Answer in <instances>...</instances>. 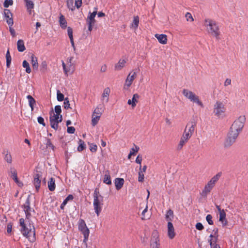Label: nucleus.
I'll use <instances>...</instances> for the list:
<instances>
[{
  "label": "nucleus",
  "mask_w": 248,
  "mask_h": 248,
  "mask_svg": "<svg viewBox=\"0 0 248 248\" xmlns=\"http://www.w3.org/2000/svg\"><path fill=\"white\" fill-rule=\"evenodd\" d=\"M54 113H55V114L56 115H57V116H61L62 115L61 114V112H62V109H61V107L60 106H56L55 107V109H54Z\"/></svg>",
  "instance_id": "44"
},
{
  "label": "nucleus",
  "mask_w": 248,
  "mask_h": 248,
  "mask_svg": "<svg viewBox=\"0 0 248 248\" xmlns=\"http://www.w3.org/2000/svg\"><path fill=\"white\" fill-rule=\"evenodd\" d=\"M37 121L38 123H39L41 124H42L44 126L46 125L45 123H44V119L42 117H38L37 118Z\"/></svg>",
  "instance_id": "56"
},
{
  "label": "nucleus",
  "mask_w": 248,
  "mask_h": 248,
  "mask_svg": "<svg viewBox=\"0 0 248 248\" xmlns=\"http://www.w3.org/2000/svg\"><path fill=\"white\" fill-rule=\"evenodd\" d=\"M97 145L93 144H91L90 145V150L92 152H95L97 150Z\"/></svg>",
  "instance_id": "51"
},
{
  "label": "nucleus",
  "mask_w": 248,
  "mask_h": 248,
  "mask_svg": "<svg viewBox=\"0 0 248 248\" xmlns=\"http://www.w3.org/2000/svg\"><path fill=\"white\" fill-rule=\"evenodd\" d=\"M67 131L68 133L73 134L75 131V128L73 126H68Z\"/></svg>",
  "instance_id": "57"
},
{
  "label": "nucleus",
  "mask_w": 248,
  "mask_h": 248,
  "mask_svg": "<svg viewBox=\"0 0 248 248\" xmlns=\"http://www.w3.org/2000/svg\"><path fill=\"white\" fill-rule=\"evenodd\" d=\"M110 93V89L108 87L106 88L104 91L102 95V98L103 100H106V102L108 101V96Z\"/></svg>",
  "instance_id": "25"
},
{
  "label": "nucleus",
  "mask_w": 248,
  "mask_h": 248,
  "mask_svg": "<svg viewBox=\"0 0 248 248\" xmlns=\"http://www.w3.org/2000/svg\"><path fill=\"white\" fill-rule=\"evenodd\" d=\"M82 4V0H75V5L78 8H79Z\"/></svg>",
  "instance_id": "61"
},
{
  "label": "nucleus",
  "mask_w": 248,
  "mask_h": 248,
  "mask_svg": "<svg viewBox=\"0 0 248 248\" xmlns=\"http://www.w3.org/2000/svg\"><path fill=\"white\" fill-rule=\"evenodd\" d=\"M62 115H56L53 110L50 112L49 117L50 125L55 130L59 129V123L62 122Z\"/></svg>",
  "instance_id": "7"
},
{
  "label": "nucleus",
  "mask_w": 248,
  "mask_h": 248,
  "mask_svg": "<svg viewBox=\"0 0 248 248\" xmlns=\"http://www.w3.org/2000/svg\"><path fill=\"white\" fill-rule=\"evenodd\" d=\"M185 17L187 21H190V22H192L194 20L191 14L188 12L186 13Z\"/></svg>",
  "instance_id": "49"
},
{
  "label": "nucleus",
  "mask_w": 248,
  "mask_h": 248,
  "mask_svg": "<svg viewBox=\"0 0 248 248\" xmlns=\"http://www.w3.org/2000/svg\"><path fill=\"white\" fill-rule=\"evenodd\" d=\"M126 61L124 59H121L115 65V70L119 71L122 69L125 65Z\"/></svg>",
  "instance_id": "22"
},
{
  "label": "nucleus",
  "mask_w": 248,
  "mask_h": 248,
  "mask_svg": "<svg viewBox=\"0 0 248 248\" xmlns=\"http://www.w3.org/2000/svg\"><path fill=\"white\" fill-rule=\"evenodd\" d=\"M140 98V95L138 93H135L133 95L132 101L133 102V105L136 106L137 103L138 102V100Z\"/></svg>",
  "instance_id": "43"
},
{
  "label": "nucleus",
  "mask_w": 248,
  "mask_h": 248,
  "mask_svg": "<svg viewBox=\"0 0 248 248\" xmlns=\"http://www.w3.org/2000/svg\"><path fill=\"white\" fill-rule=\"evenodd\" d=\"M4 155V160L9 164L12 162V158L11 154L8 151L4 152L3 153Z\"/></svg>",
  "instance_id": "32"
},
{
  "label": "nucleus",
  "mask_w": 248,
  "mask_h": 248,
  "mask_svg": "<svg viewBox=\"0 0 248 248\" xmlns=\"http://www.w3.org/2000/svg\"><path fill=\"white\" fill-rule=\"evenodd\" d=\"M60 24L61 27L63 29H65L67 26V22L62 15L60 17Z\"/></svg>",
  "instance_id": "37"
},
{
  "label": "nucleus",
  "mask_w": 248,
  "mask_h": 248,
  "mask_svg": "<svg viewBox=\"0 0 248 248\" xmlns=\"http://www.w3.org/2000/svg\"><path fill=\"white\" fill-rule=\"evenodd\" d=\"M93 114H94L97 115L101 116L102 114V112H101L100 110L99 109V108H96L94 109Z\"/></svg>",
  "instance_id": "60"
},
{
  "label": "nucleus",
  "mask_w": 248,
  "mask_h": 248,
  "mask_svg": "<svg viewBox=\"0 0 248 248\" xmlns=\"http://www.w3.org/2000/svg\"><path fill=\"white\" fill-rule=\"evenodd\" d=\"M41 175L39 173H36L34 176L33 184L36 190H38L40 187Z\"/></svg>",
  "instance_id": "20"
},
{
  "label": "nucleus",
  "mask_w": 248,
  "mask_h": 248,
  "mask_svg": "<svg viewBox=\"0 0 248 248\" xmlns=\"http://www.w3.org/2000/svg\"><path fill=\"white\" fill-rule=\"evenodd\" d=\"M67 32H68V36L69 37L70 39H72V38H73V30L72 29V28H71L70 27H68L67 28Z\"/></svg>",
  "instance_id": "53"
},
{
  "label": "nucleus",
  "mask_w": 248,
  "mask_h": 248,
  "mask_svg": "<svg viewBox=\"0 0 248 248\" xmlns=\"http://www.w3.org/2000/svg\"><path fill=\"white\" fill-rule=\"evenodd\" d=\"M17 49L19 52L24 51L26 48L24 46V41L22 40H19L17 43Z\"/></svg>",
  "instance_id": "30"
},
{
  "label": "nucleus",
  "mask_w": 248,
  "mask_h": 248,
  "mask_svg": "<svg viewBox=\"0 0 248 248\" xmlns=\"http://www.w3.org/2000/svg\"><path fill=\"white\" fill-rule=\"evenodd\" d=\"M206 31L210 35L214 36L217 39L219 38L220 31L219 26L217 22L213 19H205L203 23Z\"/></svg>",
  "instance_id": "2"
},
{
  "label": "nucleus",
  "mask_w": 248,
  "mask_h": 248,
  "mask_svg": "<svg viewBox=\"0 0 248 248\" xmlns=\"http://www.w3.org/2000/svg\"><path fill=\"white\" fill-rule=\"evenodd\" d=\"M245 122V116H240L232 124L230 131L239 135L244 126Z\"/></svg>",
  "instance_id": "4"
},
{
  "label": "nucleus",
  "mask_w": 248,
  "mask_h": 248,
  "mask_svg": "<svg viewBox=\"0 0 248 248\" xmlns=\"http://www.w3.org/2000/svg\"><path fill=\"white\" fill-rule=\"evenodd\" d=\"M139 17L138 16H134L130 27L134 29L135 30L137 29L139 26Z\"/></svg>",
  "instance_id": "28"
},
{
  "label": "nucleus",
  "mask_w": 248,
  "mask_h": 248,
  "mask_svg": "<svg viewBox=\"0 0 248 248\" xmlns=\"http://www.w3.org/2000/svg\"><path fill=\"white\" fill-rule=\"evenodd\" d=\"M190 136L183 133V134L180 138L179 142L177 146V150H181L184 146L188 141L191 138Z\"/></svg>",
  "instance_id": "14"
},
{
  "label": "nucleus",
  "mask_w": 248,
  "mask_h": 248,
  "mask_svg": "<svg viewBox=\"0 0 248 248\" xmlns=\"http://www.w3.org/2000/svg\"><path fill=\"white\" fill-rule=\"evenodd\" d=\"M232 83V80L230 78H227L225 79L224 82V86L227 87L230 85Z\"/></svg>",
  "instance_id": "55"
},
{
  "label": "nucleus",
  "mask_w": 248,
  "mask_h": 248,
  "mask_svg": "<svg viewBox=\"0 0 248 248\" xmlns=\"http://www.w3.org/2000/svg\"><path fill=\"white\" fill-rule=\"evenodd\" d=\"M22 65H23V67L24 68H26V72L27 73H28V74L31 73V68L30 67L29 63V62L27 61L24 60L23 62Z\"/></svg>",
  "instance_id": "38"
},
{
  "label": "nucleus",
  "mask_w": 248,
  "mask_h": 248,
  "mask_svg": "<svg viewBox=\"0 0 248 248\" xmlns=\"http://www.w3.org/2000/svg\"><path fill=\"white\" fill-rule=\"evenodd\" d=\"M196 125L197 122L196 120L194 119H191L186 124L183 133L191 137L194 132Z\"/></svg>",
  "instance_id": "8"
},
{
  "label": "nucleus",
  "mask_w": 248,
  "mask_h": 248,
  "mask_svg": "<svg viewBox=\"0 0 248 248\" xmlns=\"http://www.w3.org/2000/svg\"><path fill=\"white\" fill-rule=\"evenodd\" d=\"M182 94L186 99H188L193 103H195L201 108H203L204 107L203 104L201 100L200 97L192 91L188 89H184L182 91Z\"/></svg>",
  "instance_id": "5"
},
{
  "label": "nucleus",
  "mask_w": 248,
  "mask_h": 248,
  "mask_svg": "<svg viewBox=\"0 0 248 248\" xmlns=\"http://www.w3.org/2000/svg\"><path fill=\"white\" fill-rule=\"evenodd\" d=\"M155 36L156 38L158 40V42L163 45H165L167 43V36L165 34H155Z\"/></svg>",
  "instance_id": "19"
},
{
  "label": "nucleus",
  "mask_w": 248,
  "mask_h": 248,
  "mask_svg": "<svg viewBox=\"0 0 248 248\" xmlns=\"http://www.w3.org/2000/svg\"><path fill=\"white\" fill-rule=\"evenodd\" d=\"M100 197V199H97V198H96L95 200H93V202L94 209L97 216H99L100 213H101L102 206L103 205V197L102 196Z\"/></svg>",
  "instance_id": "13"
},
{
  "label": "nucleus",
  "mask_w": 248,
  "mask_h": 248,
  "mask_svg": "<svg viewBox=\"0 0 248 248\" xmlns=\"http://www.w3.org/2000/svg\"><path fill=\"white\" fill-rule=\"evenodd\" d=\"M206 219L209 224H213L214 223L213 221L212 220V216L211 215H208L206 217Z\"/></svg>",
  "instance_id": "50"
},
{
  "label": "nucleus",
  "mask_w": 248,
  "mask_h": 248,
  "mask_svg": "<svg viewBox=\"0 0 248 248\" xmlns=\"http://www.w3.org/2000/svg\"><path fill=\"white\" fill-rule=\"evenodd\" d=\"M218 229H215L212 234L210 235L208 242L210 243L211 248H220V246L217 244L218 240Z\"/></svg>",
  "instance_id": "9"
},
{
  "label": "nucleus",
  "mask_w": 248,
  "mask_h": 248,
  "mask_svg": "<svg viewBox=\"0 0 248 248\" xmlns=\"http://www.w3.org/2000/svg\"><path fill=\"white\" fill-rule=\"evenodd\" d=\"M25 1L26 2V7L28 10H30L31 11V9L33 8V3L30 0H25Z\"/></svg>",
  "instance_id": "41"
},
{
  "label": "nucleus",
  "mask_w": 248,
  "mask_h": 248,
  "mask_svg": "<svg viewBox=\"0 0 248 248\" xmlns=\"http://www.w3.org/2000/svg\"><path fill=\"white\" fill-rule=\"evenodd\" d=\"M101 116L97 115L94 114L92 115V124L93 126H95L98 122Z\"/></svg>",
  "instance_id": "33"
},
{
  "label": "nucleus",
  "mask_w": 248,
  "mask_h": 248,
  "mask_svg": "<svg viewBox=\"0 0 248 248\" xmlns=\"http://www.w3.org/2000/svg\"><path fill=\"white\" fill-rule=\"evenodd\" d=\"M80 231L84 235V242L87 241L90 233L89 229L88 228H86L85 229L81 230Z\"/></svg>",
  "instance_id": "35"
},
{
  "label": "nucleus",
  "mask_w": 248,
  "mask_h": 248,
  "mask_svg": "<svg viewBox=\"0 0 248 248\" xmlns=\"http://www.w3.org/2000/svg\"><path fill=\"white\" fill-rule=\"evenodd\" d=\"M31 63L32 64V68L34 69L37 70L38 67V63L37 58L34 56L33 54H31Z\"/></svg>",
  "instance_id": "27"
},
{
  "label": "nucleus",
  "mask_w": 248,
  "mask_h": 248,
  "mask_svg": "<svg viewBox=\"0 0 248 248\" xmlns=\"http://www.w3.org/2000/svg\"><path fill=\"white\" fill-rule=\"evenodd\" d=\"M6 65L8 67H9L10 65L11 62V57H6Z\"/></svg>",
  "instance_id": "64"
},
{
  "label": "nucleus",
  "mask_w": 248,
  "mask_h": 248,
  "mask_svg": "<svg viewBox=\"0 0 248 248\" xmlns=\"http://www.w3.org/2000/svg\"><path fill=\"white\" fill-rule=\"evenodd\" d=\"M30 205V201L28 199L23 205L24 211L26 214V218L25 219L22 218H20L19 223L21 227V232L22 234L28 238L30 242H34L35 240V228L30 222L31 210Z\"/></svg>",
  "instance_id": "1"
},
{
  "label": "nucleus",
  "mask_w": 248,
  "mask_h": 248,
  "mask_svg": "<svg viewBox=\"0 0 248 248\" xmlns=\"http://www.w3.org/2000/svg\"><path fill=\"white\" fill-rule=\"evenodd\" d=\"M238 135L229 131L224 142V146L225 148L230 147L236 141Z\"/></svg>",
  "instance_id": "10"
},
{
  "label": "nucleus",
  "mask_w": 248,
  "mask_h": 248,
  "mask_svg": "<svg viewBox=\"0 0 248 248\" xmlns=\"http://www.w3.org/2000/svg\"><path fill=\"white\" fill-rule=\"evenodd\" d=\"M167 230L169 237L171 239H173L175 236V232H174V228L173 224L171 222H168Z\"/></svg>",
  "instance_id": "17"
},
{
  "label": "nucleus",
  "mask_w": 248,
  "mask_h": 248,
  "mask_svg": "<svg viewBox=\"0 0 248 248\" xmlns=\"http://www.w3.org/2000/svg\"><path fill=\"white\" fill-rule=\"evenodd\" d=\"M57 99L59 101H62L64 100V95L59 91H57Z\"/></svg>",
  "instance_id": "48"
},
{
  "label": "nucleus",
  "mask_w": 248,
  "mask_h": 248,
  "mask_svg": "<svg viewBox=\"0 0 248 248\" xmlns=\"http://www.w3.org/2000/svg\"><path fill=\"white\" fill-rule=\"evenodd\" d=\"M64 108L65 109H68V108H70V103H69V101L68 100V99L67 98H66L64 99Z\"/></svg>",
  "instance_id": "52"
},
{
  "label": "nucleus",
  "mask_w": 248,
  "mask_h": 248,
  "mask_svg": "<svg viewBox=\"0 0 248 248\" xmlns=\"http://www.w3.org/2000/svg\"><path fill=\"white\" fill-rule=\"evenodd\" d=\"M174 218L173 212L172 210L169 209L167 211L165 215V218L168 222H171L172 221Z\"/></svg>",
  "instance_id": "26"
},
{
  "label": "nucleus",
  "mask_w": 248,
  "mask_h": 248,
  "mask_svg": "<svg viewBox=\"0 0 248 248\" xmlns=\"http://www.w3.org/2000/svg\"><path fill=\"white\" fill-rule=\"evenodd\" d=\"M135 147L131 149L130 151V155H134L139 150V147L134 145Z\"/></svg>",
  "instance_id": "46"
},
{
  "label": "nucleus",
  "mask_w": 248,
  "mask_h": 248,
  "mask_svg": "<svg viewBox=\"0 0 248 248\" xmlns=\"http://www.w3.org/2000/svg\"><path fill=\"white\" fill-rule=\"evenodd\" d=\"M97 8H95V10L93 13H89V15L88 16L86 22L88 25V30L91 31L93 30V27L95 23V17L97 14Z\"/></svg>",
  "instance_id": "11"
},
{
  "label": "nucleus",
  "mask_w": 248,
  "mask_h": 248,
  "mask_svg": "<svg viewBox=\"0 0 248 248\" xmlns=\"http://www.w3.org/2000/svg\"><path fill=\"white\" fill-rule=\"evenodd\" d=\"M80 231L84 235V242L87 241L90 233L89 229L88 228H86L85 229L81 230Z\"/></svg>",
  "instance_id": "34"
},
{
  "label": "nucleus",
  "mask_w": 248,
  "mask_h": 248,
  "mask_svg": "<svg viewBox=\"0 0 248 248\" xmlns=\"http://www.w3.org/2000/svg\"><path fill=\"white\" fill-rule=\"evenodd\" d=\"M67 6L69 9L73 11L75 9V6L73 5V0H67Z\"/></svg>",
  "instance_id": "45"
},
{
  "label": "nucleus",
  "mask_w": 248,
  "mask_h": 248,
  "mask_svg": "<svg viewBox=\"0 0 248 248\" xmlns=\"http://www.w3.org/2000/svg\"><path fill=\"white\" fill-rule=\"evenodd\" d=\"M221 176V172H218L205 185L200 194L202 197H206L212 189L215 186L216 184L218 181Z\"/></svg>",
  "instance_id": "3"
},
{
  "label": "nucleus",
  "mask_w": 248,
  "mask_h": 248,
  "mask_svg": "<svg viewBox=\"0 0 248 248\" xmlns=\"http://www.w3.org/2000/svg\"><path fill=\"white\" fill-rule=\"evenodd\" d=\"M27 98L29 101V106L31 108V111L34 109V106L36 104L35 100L30 95L27 96Z\"/></svg>",
  "instance_id": "31"
},
{
  "label": "nucleus",
  "mask_w": 248,
  "mask_h": 248,
  "mask_svg": "<svg viewBox=\"0 0 248 248\" xmlns=\"http://www.w3.org/2000/svg\"><path fill=\"white\" fill-rule=\"evenodd\" d=\"M124 180L123 178H117L115 180V186L117 190L120 189L123 186Z\"/></svg>",
  "instance_id": "23"
},
{
  "label": "nucleus",
  "mask_w": 248,
  "mask_h": 248,
  "mask_svg": "<svg viewBox=\"0 0 248 248\" xmlns=\"http://www.w3.org/2000/svg\"><path fill=\"white\" fill-rule=\"evenodd\" d=\"M4 15L7 23L9 26H12L14 24L13 14L9 9L4 10Z\"/></svg>",
  "instance_id": "15"
},
{
  "label": "nucleus",
  "mask_w": 248,
  "mask_h": 248,
  "mask_svg": "<svg viewBox=\"0 0 248 248\" xmlns=\"http://www.w3.org/2000/svg\"><path fill=\"white\" fill-rule=\"evenodd\" d=\"M87 228L85 222L83 219H80L79 221L78 229L80 231L81 230L85 229Z\"/></svg>",
  "instance_id": "39"
},
{
  "label": "nucleus",
  "mask_w": 248,
  "mask_h": 248,
  "mask_svg": "<svg viewBox=\"0 0 248 248\" xmlns=\"http://www.w3.org/2000/svg\"><path fill=\"white\" fill-rule=\"evenodd\" d=\"M141 166H140V171L139 172L138 181L142 182L144 181V175L142 171L141 170Z\"/></svg>",
  "instance_id": "42"
},
{
  "label": "nucleus",
  "mask_w": 248,
  "mask_h": 248,
  "mask_svg": "<svg viewBox=\"0 0 248 248\" xmlns=\"http://www.w3.org/2000/svg\"><path fill=\"white\" fill-rule=\"evenodd\" d=\"M9 31L13 37H15L16 36V31L12 27V26H9Z\"/></svg>",
  "instance_id": "63"
},
{
  "label": "nucleus",
  "mask_w": 248,
  "mask_h": 248,
  "mask_svg": "<svg viewBox=\"0 0 248 248\" xmlns=\"http://www.w3.org/2000/svg\"><path fill=\"white\" fill-rule=\"evenodd\" d=\"M158 232L155 231L152 233L151 245L152 248H159Z\"/></svg>",
  "instance_id": "16"
},
{
  "label": "nucleus",
  "mask_w": 248,
  "mask_h": 248,
  "mask_svg": "<svg viewBox=\"0 0 248 248\" xmlns=\"http://www.w3.org/2000/svg\"><path fill=\"white\" fill-rule=\"evenodd\" d=\"M219 221L221 222L223 226H225L228 224V221L226 218V213L223 209H222V212L219 213Z\"/></svg>",
  "instance_id": "21"
},
{
  "label": "nucleus",
  "mask_w": 248,
  "mask_h": 248,
  "mask_svg": "<svg viewBox=\"0 0 248 248\" xmlns=\"http://www.w3.org/2000/svg\"><path fill=\"white\" fill-rule=\"evenodd\" d=\"M203 226L201 223H197L196 225V228L200 231H201L203 229Z\"/></svg>",
  "instance_id": "58"
},
{
  "label": "nucleus",
  "mask_w": 248,
  "mask_h": 248,
  "mask_svg": "<svg viewBox=\"0 0 248 248\" xmlns=\"http://www.w3.org/2000/svg\"><path fill=\"white\" fill-rule=\"evenodd\" d=\"M226 109L225 105L220 100L217 101L214 105L213 112L215 115L218 118L224 116Z\"/></svg>",
  "instance_id": "6"
},
{
  "label": "nucleus",
  "mask_w": 248,
  "mask_h": 248,
  "mask_svg": "<svg viewBox=\"0 0 248 248\" xmlns=\"http://www.w3.org/2000/svg\"><path fill=\"white\" fill-rule=\"evenodd\" d=\"M79 145L78 148V150L79 152H81L85 148V145L84 142L81 140H79Z\"/></svg>",
  "instance_id": "40"
},
{
  "label": "nucleus",
  "mask_w": 248,
  "mask_h": 248,
  "mask_svg": "<svg viewBox=\"0 0 248 248\" xmlns=\"http://www.w3.org/2000/svg\"><path fill=\"white\" fill-rule=\"evenodd\" d=\"M10 172L12 179L19 186L21 187L23 186V184L18 180L16 170L13 168H11Z\"/></svg>",
  "instance_id": "18"
},
{
  "label": "nucleus",
  "mask_w": 248,
  "mask_h": 248,
  "mask_svg": "<svg viewBox=\"0 0 248 248\" xmlns=\"http://www.w3.org/2000/svg\"><path fill=\"white\" fill-rule=\"evenodd\" d=\"M46 145L47 148H51L52 150H54V147L49 139H48L47 140Z\"/></svg>",
  "instance_id": "54"
},
{
  "label": "nucleus",
  "mask_w": 248,
  "mask_h": 248,
  "mask_svg": "<svg viewBox=\"0 0 248 248\" xmlns=\"http://www.w3.org/2000/svg\"><path fill=\"white\" fill-rule=\"evenodd\" d=\"M48 187L51 191L54 190L55 188V181L52 178H51L50 181L48 182Z\"/></svg>",
  "instance_id": "36"
},
{
  "label": "nucleus",
  "mask_w": 248,
  "mask_h": 248,
  "mask_svg": "<svg viewBox=\"0 0 248 248\" xmlns=\"http://www.w3.org/2000/svg\"><path fill=\"white\" fill-rule=\"evenodd\" d=\"M136 76V73L134 71H132L128 74L124 85V90H128L129 89Z\"/></svg>",
  "instance_id": "12"
},
{
  "label": "nucleus",
  "mask_w": 248,
  "mask_h": 248,
  "mask_svg": "<svg viewBox=\"0 0 248 248\" xmlns=\"http://www.w3.org/2000/svg\"><path fill=\"white\" fill-rule=\"evenodd\" d=\"M41 69L44 71H46V68H47V63H46V61L43 62H42V63H41Z\"/></svg>",
  "instance_id": "59"
},
{
  "label": "nucleus",
  "mask_w": 248,
  "mask_h": 248,
  "mask_svg": "<svg viewBox=\"0 0 248 248\" xmlns=\"http://www.w3.org/2000/svg\"><path fill=\"white\" fill-rule=\"evenodd\" d=\"M100 196H99V192L95 190L93 193V200H95L96 198H97V199H100Z\"/></svg>",
  "instance_id": "62"
},
{
  "label": "nucleus",
  "mask_w": 248,
  "mask_h": 248,
  "mask_svg": "<svg viewBox=\"0 0 248 248\" xmlns=\"http://www.w3.org/2000/svg\"><path fill=\"white\" fill-rule=\"evenodd\" d=\"M141 219L142 220H147L149 219L151 214L150 213H148V206L146 205L145 208L143 210L141 213Z\"/></svg>",
  "instance_id": "24"
},
{
  "label": "nucleus",
  "mask_w": 248,
  "mask_h": 248,
  "mask_svg": "<svg viewBox=\"0 0 248 248\" xmlns=\"http://www.w3.org/2000/svg\"><path fill=\"white\" fill-rule=\"evenodd\" d=\"M103 182L107 185H110L111 184V177L109 175L108 171H107L104 175Z\"/></svg>",
  "instance_id": "29"
},
{
  "label": "nucleus",
  "mask_w": 248,
  "mask_h": 248,
  "mask_svg": "<svg viewBox=\"0 0 248 248\" xmlns=\"http://www.w3.org/2000/svg\"><path fill=\"white\" fill-rule=\"evenodd\" d=\"M13 1L12 0H5L4 2V7L5 8L8 7L10 5H12Z\"/></svg>",
  "instance_id": "47"
}]
</instances>
